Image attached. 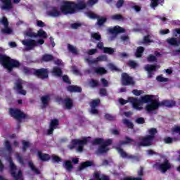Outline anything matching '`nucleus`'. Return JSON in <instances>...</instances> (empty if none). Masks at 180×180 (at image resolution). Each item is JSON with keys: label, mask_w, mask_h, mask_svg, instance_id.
I'll list each match as a JSON object with an SVG mask.
<instances>
[{"label": "nucleus", "mask_w": 180, "mask_h": 180, "mask_svg": "<svg viewBox=\"0 0 180 180\" xmlns=\"http://www.w3.org/2000/svg\"><path fill=\"white\" fill-rule=\"evenodd\" d=\"M127 102H130L132 104V107L134 109H136V110H141L143 109V103H148V102H150V103L148 104L145 108L148 113H154V112H155L160 106H162V105L167 108H172L176 105V103L174 101H165L160 103L158 96L153 95L142 96L141 100L132 97H129L128 101L123 98L119 99V103L121 105H126Z\"/></svg>", "instance_id": "obj_1"}, {"label": "nucleus", "mask_w": 180, "mask_h": 180, "mask_svg": "<svg viewBox=\"0 0 180 180\" xmlns=\"http://www.w3.org/2000/svg\"><path fill=\"white\" fill-rule=\"evenodd\" d=\"M95 4H98V0H89L86 4L82 0L77 4L70 1H63L60 3V9L64 15L75 13L77 9H84V8H91Z\"/></svg>", "instance_id": "obj_2"}, {"label": "nucleus", "mask_w": 180, "mask_h": 180, "mask_svg": "<svg viewBox=\"0 0 180 180\" xmlns=\"http://www.w3.org/2000/svg\"><path fill=\"white\" fill-rule=\"evenodd\" d=\"M4 51H5V50L2 48H0V53H4ZM0 63L3 65V67H4V68H6V70H8V72H11V71H12L13 68L19 67V65H20L19 61L11 59L6 55L0 54Z\"/></svg>", "instance_id": "obj_3"}, {"label": "nucleus", "mask_w": 180, "mask_h": 180, "mask_svg": "<svg viewBox=\"0 0 180 180\" xmlns=\"http://www.w3.org/2000/svg\"><path fill=\"white\" fill-rule=\"evenodd\" d=\"M93 146H100L97 150V154H104L109 151L108 146L112 144V139H108L106 141L103 139H96L92 141Z\"/></svg>", "instance_id": "obj_4"}, {"label": "nucleus", "mask_w": 180, "mask_h": 180, "mask_svg": "<svg viewBox=\"0 0 180 180\" xmlns=\"http://www.w3.org/2000/svg\"><path fill=\"white\" fill-rule=\"evenodd\" d=\"M22 71L25 74H27V75L34 74V75H37L42 79H44V78H47L49 77V72L46 69L35 70L25 67L23 68Z\"/></svg>", "instance_id": "obj_5"}, {"label": "nucleus", "mask_w": 180, "mask_h": 180, "mask_svg": "<svg viewBox=\"0 0 180 180\" xmlns=\"http://www.w3.org/2000/svg\"><path fill=\"white\" fill-rule=\"evenodd\" d=\"M148 136L140 139L139 146H142L143 147L151 146L153 140H154V137H155V134H157V129L151 128L148 130Z\"/></svg>", "instance_id": "obj_6"}, {"label": "nucleus", "mask_w": 180, "mask_h": 180, "mask_svg": "<svg viewBox=\"0 0 180 180\" xmlns=\"http://www.w3.org/2000/svg\"><path fill=\"white\" fill-rule=\"evenodd\" d=\"M90 137L83 138L82 140L75 139L72 141V145L69 146V148L72 150V148H77V151L79 153H82V150H84V146L85 144H88L89 143Z\"/></svg>", "instance_id": "obj_7"}, {"label": "nucleus", "mask_w": 180, "mask_h": 180, "mask_svg": "<svg viewBox=\"0 0 180 180\" xmlns=\"http://www.w3.org/2000/svg\"><path fill=\"white\" fill-rule=\"evenodd\" d=\"M7 161L10 162V172L11 174V176L14 178L15 180H23V175L22 174V170L16 168V166L12 162V158H7Z\"/></svg>", "instance_id": "obj_8"}, {"label": "nucleus", "mask_w": 180, "mask_h": 180, "mask_svg": "<svg viewBox=\"0 0 180 180\" xmlns=\"http://www.w3.org/2000/svg\"><path fill=\"white\" fill-rule=\"evenodd\" d=\"M22 44L25 47V50H33L34 47H37V46H41V44H44V39H41L37 41L34 39H25L22 41Z\"/></svg>", "instance_id": "obj_9"}, {"label": "nucleus", "mask_w": 180, "mask_h": 180, "mask_svg": "<svg viewBox=\"0 0 180 180\" xmlns=\"http://www.w3.org/2000/svg\"><path fill=\"white\" fill-rule=\"evenodd\" d=\"M153 168L159 169L162 174H165L168 169H171V163L167 159L158 160L153 165Z\"/></svg>", "instance_id": "obj_10"}, {"label": "nucleus", "mask_w": 180, "mask_h": 180, "mask_svg": "<svg viewBox=\"0 0 180 180\" xmlns=\"http://www.w3.org/2000/svg\"><path fill=\"white\" fill-rule=\"evenodd\" d=\"M46 14L51 18H58V16H61V11L58 10V7L49 6L46 11Z\"/></svg>", "instance_id": "obj_11"}, {"label": "nucleus", "mask_w": 180, "mask_h": 180, "mask_svg": "<svg viewBox=\"0 0 180 180\" xmlns=\"http://www.w3.org/2000/svg\"><path fill=\"white\" fill-rule=\"evenodd\" d=\"M117 150L119 153V154H120L121 157H122V158H128L129 160H133V161H140V157H137V156H133L126 152H124V150H123V149L120 148V147H117Z\"/></svg>", "instance_id": "obj_12"}, {"label": "nucleus", "mask_w": 180, "mask_h": 180, "mask_svg": "<svg viewBox=\"0 0 180 180\" xmlns=\"http://www.w3.org/2000/svg\"><path fill=\"white\" fill-rule=\"evenodd\" d=\"M11 116L17 119V120H20V119H25V113L22 112L20 110L11 108L9 110Z\"/></svg>", "instance_id": "obj_13"}, {"label": "nucleus", "mask_w": 180, "mask_h": 180, "mask_svg": "<svg viewBox=\"0 0 180 180\" xmlns=\"http://www.w3.org/2000/svg\"><path fill=\"white\" fill-rule=\"evenodd\" d=\"M0 23L4 26V28L1 30L3 34H12V30L8 27V19L3 17V19L0 20Z\"/></svg>", "instance_id": "obj_14"}, {"label": "nucleus", "mask_w": 180, "mask_h": 180, "mask_svg": "<svg viewBox=\"0 0 180 180\" xmlns=\"http://www.w3.org/2000/svg\"><path fill=\"white\" fill-rule=\"evenodd\" d=\"M108 32L112 34L113 37H111L110 40H113V38L116 37L118 33H124V29L117 25L112 28H108Z\"/></svg>", "instance_id": "obj_15"}, {"label": "nucleus", "mask_w": 180, "mask_h": 180, "mask_svg": "<svg viewBox=\"0 0 180 180\" xmlns=\"http://www.w3.org/2000/svg\"><path fill=\"white\" fill-rule=\"evenodd\" d=\"M160 68V65H146L145 66L146 71L148 72V78H151L154 75V72Z\"/></svg>", "instance_id": "obj_16"}, {"label": "nucleus", "mask_w": 180, "mask_h": 180, "mask_svg": "<svg viewBox=\"0 0 180 180\" xmlns=\"http://www.w3.org/2000/svg\"><path fill=\"white\" fill-rule=\"evenodd\" d=\"M122 85H134V81L127 73H122Z\"/></svg>", "instance_id": "obj_17"}, {"label": "nucleus", "mask_w": 180, "mask_h": 180, "mask_svg": "<svg viewBox=\"0 0 180 180\" xmlns=\"http://www.w3.org/2000/svg\"><path fill=\"white\" fill-rule=\"evenodd\" d=\"M106 60H108V56H101L96 59H92L91 58H86L85 61L88 63L89 65H91V64H96V63L98 61H106Z\"/></svg>", "instance_id": "obj_18"}, {"label": "nucleus", "mask_w": 180, "mask_h": 180, "mask_svg": "<svg viewBox=\"0 0 180 180\" xmlns=\"http://www.w3.org/2000/svg\"><path fill=\"white\" fill-rule=\"evenodd\" d=\"M99 103H101V100L99 99L94 100L90 103V106H91L90 113H91V115H98V110H96V108L99 105Z\"/></svg>", "instance_id": "obj_19"}, {"label": "nucleus", "mask_w": 180, "mask_h": 180, "mask_svg": "<svg viewBox=\"0 0 180 180\" xmlns=\"http://www.w3.org/2000/svg\"><path fill=\"white\" fill-rule=\"evenodd\" d=\"M97 48L100 49V50H103V53H105L106 54H113V53H115L114 49L103 47V43L102 42H99L97 44Z\"/></svg>", "instance_id": "obj_20"}, {"label": "nucleus", "mask_w": 180, "mask_h": 180, "mask_svg": "<svg viewBox=\"0 0 180 180\" xmlns=\"http://www.w3.org/2000/svg\"><path fill=\"white\" fill-rule=\"evenodd\" d=\"M1 9L3 11H9L13 8L11 0H1Z\"/></svg>", "instance_id": "obj_21"}, {"label": "nucleus", "mask_w": 180, "mask_h": 180, "mask_svg": "<svg viewBox=\"0 0 180 180\" xmlns=\"http://www.w3.org/2000/svg\"><path fill=\"white\" fill-rule=\"evenodd\" d=\"M22 84H23V81H22V79H18L15 84V89L18 94L26 95V91L22 89Z\"/></svg>", "instance_id": "obj_22"}, {"label": "nucleus", "mask_w": 180, "mask_h": 180, "mask_svg": "<svg viewBox=\"0 0 180 180\" xmlns=\"http://www.w3.org/2000/svg\"><path fill=\"white\" fill-rule=\"evenodd\" d=\"M58 126V120H52L50 123V127L49 129L48 130L47 134H53V131H54V129L57 128Z\"/></svg>", "instance_id": "obj_23"}, {"label": "nucleus", "mask_w": 180, "mask_h": 180, "mask_svg": "<svg viewBox=\"0 0 180 180\" xmlns=\"http://www.w3.org/2000/svg\"><path fill=\"white\" fill-rule=\"evenodd\" d=\"M52 75L54 77H60L63 75V71L58 67H54L51 70Z\"/></svg>", "instance_id": "obj_24"}, {"label": "nucleus", "mask_w": 180, "mask_h": 180, "mask_svg": "<svg viewBox=\"0 0 180 180\" xmlns=\"http://www.w3.org/2000/svg\"><path fill=\"white\" fill-rule=\"evenodd\" d=\"M67 90L69 92H81V91H82V89L77 86L70 85L67 87Z\"/></svg>", "instance_id": "obj_25"}, {"label": "nucleus", "mask_w": 180, "mask_h": 180, "mask_svg": "<svg viewBox=\"0 0 180 180\" xmlns=\"http://www.w3.org/2000/svg\"><path fill=\"white\" fill-rule=\"evenodd\" d=\"M37 156L41 161H49L50 160V155L47 154H43L41 151H38Z\"/></svg>", "instance_id": "obj_26"}, {"label": "nucleus", "mask_w": 180, "mask_h": 180, "mask_svg": "<svg viewBox=\"0 0 180 180\" xmlns=\"http://www.w3.org/2000/svg\"><path fill=\"white\" fill-rule=\"evenodd\" d=\"M150 8H153V9H155L157 6H158V4H162L164 2V0H150Z\"/></svg>", "instance_id": "obj_27"}, {"label": "nucleus", "mask_w": 180, "mask_h": 180, "mask_svg": "<svg viewBox=\"0 0 180 180\" xmlns=\"http://www.w3.org/2000/svg\"><path fill=\"white\" fill-rule=\"evenodd\" d=\"M94 162L91 161H86L83 162L81 166L79 167V171H82L84 168H86V167H91L93 165Z\"/></svg>", "instance_id": "obj_28"}, {"label": "nucleus", "mask_w": 180, "mask_h": 180, "mask_svg": "<svg viewBox=\"0 0 180 180\" xmlns=\"http://www.w3.org/2000/svg\"><path fill=\"white\" fill-rule=\"evenodd\" d=\"M64 168H65V169L67 171H72V163H71V161L70 160H67L65 162L64 165H63Z\"/></svg>", "instance_id": "obj_29"}, {"label": "nucleus", "mask_w": 180, "mask_h": 180, "mask_svg": "<svg viewBox=\"0 0 180 180\" xmlns=\"http://www.w3.org/2000/svg\"><path fill=\"white\" fill-rule=\"evenodd\" d=\"M94 70L96 74H99L100 75L106 74L107 72L104 68H94Z\"/></svg>", "instance_id": "obj_30"}, {"label": "nucleus", "mask_w": 180, "mask_h": 180, "mask_svg": "<svg viewBox=\"0 0 180 180\" xmlns=\"http://www.w3.org/2000/svg\"><path fill=\"white\" fill-rule=\"evenodd\" d=\"M172 134H173V136H180V127H174L172 129Z\"/></svg>", "instance_id": "obj_31"}, {"label": "nucleus", "mask_w": 180, "mask_h": 180, "mask_svg": "<svg viewBox=\"0 0 180 180\" xmlns=\"http://www.w3.org/2000/svg\"><path fill=\"white\" fill-rule=\"evenodd\" d=\"M122 123L129 129H133L134 127V124L131 122H130V120H127V119H124L122 120Z\"/></svg>", "instance_id": "obj_32"}, {"label": "nucleus", "mask_w": 180, "mask_h": 180, "mask_svg": "<svg viewBox=\"0 0 180 180\" xmlns=\"http://www.w3.org/2000/svg\"><path fill=\"white\" fill-rule=\"evenodd\" d=\"M41 100L44 105V108H46L47 103H49V101H50V96H44L41 98Z\"/></svg>", "instance_id": "obj_33"}, {"label": "nucleus", "mask_w": 180, "mask_h": 180, "mask_svg": "<svg viewBox=\"0 0 180 180\" xmlns=\"http://www.w3.org/2000/svg\"><path fill=\"white\" fill-rule=\"evenodd\" d=\"M64 103L68 109H71V108H72V100L66 98L64 101Z\"/></svg>", "instance_id": "obj_34"}, {"label": "nucleus", "mask_w": 180, "mask_h": 180, "mask_svg": "<svg viewBox=\"0 0 180 180\" xmlns=\"http://www.w3.org/2000/svg\"><path fill=\"white\" fill-rule=\"evenodd\" d=\"M143 51H144V48L143 46L139 47L135 53L136 57H137L138 58L141 57V55L143 54Z\"/></svg>", "instance_id": "obj_35"}, {"label": "nucleus", "mask_w": 180, "mask_h": 180, "mask_svg": "<svg viewBox=\"0 0 180 180\" xmlns=\"http://www.w3.org/2000/svg\"><path fill=\"white\" fill-rule=\"evenodd\" d=\"M4 147L6 150H7V151H8L9 153L12 152V146H11V142H9V141H5Z\"/></svg>", "instance_id": "obj_36"}, {"label": "nucleus", "mask_w": 180, "mask_h": 180, "mask_svg": "<svg viewBox=\"0 0 180 180\" xmlns=\"http://www.w3.org/2000/svg\"><path fill=\"white\" fill-rule=\"evenodd\" d=\"M28 165L35 174H40V171L34 167L32 161L28 162Z\"/></svg>", "instance_id": "obj_37"}, {"label": "nucleus", "mask_w": 180, "mask_h": 180, "mask_svg": "<svg viewBox=\"0 0 180 180\" xmlns=\"http://www.w3.org/2000/svg\"><path fill=\"white\" fill-rule=\"evenodd\" d=\"M37 35L42 39H47V33L43 30H39L37 32Z\"/></svg>", "instance_id": "obj_38"}, {"label": "nucleus", "mask_w": 180, "mask_h": 180, "mask_svg": "<svg viewBox=\"0 0 180 180\" xmlns=\"http://www.w3.org/2000/svg\"><path fill=\"white\" fill-rule=\"evenodd\" d=\"M86 15L90 19H96V18H98V15L92 11H88L87 13H86Z\"/></svg>", "instance_id": "obj_39"}, {"label": "nucleus", "mask_w": 180, "mask_h": 180, "mask_svg": "<svg viewBox=\"0 0 180 180\" xmlns=\"http://www.w3.org/2000/svg\"><path fill=\"white\" fill-rule=\"evenodd\" d=\"M68 49L69 51H70V53H72V54H77V49L74 46L68 44Z\"/></svg>", "instance_id": "obj_40"}, {"label": "nucleus", "mask_w": 180, "mask_h": 180, "mask_svg": "<svg viewBox=\"0 0 180 180\" xmlns=\"http://www.w3.org/2000/svg\"><path fill=\"white\" fill-rule=\"evenodd\" d=\"M51 60H53V56L51 55L46 54L42 57V61L49 62L51 61Z\"/></svg>", "instance_id": "obj_41"}, {"label": "nucleus", "mask_w": 180, "mask_h": 180, "mask_svg": "<svg viewBox=\"0 0 180 180\" xmlns=\"http://www.w3.org/2000/svg\"><path fill=\"white\" fill-rule=\"evenodd\" d=\"M176 140V139L175 138H171V137H166L164 139L165 143H166V144H171V143H174V141H175Z\"/></svg>", "instance_id": "obj_42"}, {"label": "nucleus", "mask_w": 180, "mask_h": 180, "mask_svg": "<svg viewBox=\"0 0 180 180\" xmlns=\"http://www.w3.org/2000/svg\"><path fill=\"white\" fill-rule=\"evenodd\" d=\"M112 20H123V17L120 14H116L111 16Z\"/></svg>", "instance_id": "obj_43"}, {"label": "nucleus", "mask_w": 180, "mask_h": 180, "mask_svg": "<svg viewBox=\"0 0 180 180\" xmlns=\"http://www.w3.org/2000/svg\"><path fill=\"white\" fill-rule=\"evenodd\" d=\"M125 140H126L125 141H122L120 143V146H123V144H129L130 143H134V140H133L127 136L125 138Z\"/></svg>", "instance_id": "obj_44"}, {"label": "nucleus", "mask_w": 180, "mask_h": 180, "mask_svg": "<svg viewBox=\"0 0 180 180\" xmlns=\"http://www.w3.org/2000/svg\"><path fill=\"white\" fill-rule=\"evenodd\" d=\"M150 39H151V35L148 34V36L144 37L143 38V43H153V40Z\"/></svg>", "instance_id": "obj_45"}, {"label": "nucleus", "mask_w": 180, "mask_h": 180, "mask_svg": "<svg viewBox=\"0 0 180 180\" xmlns=\"http://www.w3.org/2000/svg\"><path fill=\"white\" fill-rule=\"evenodd\" d=\"M157 81H159V82H167L168 78H165L162 77V75L158 76L156 78Z\"/></svg>", "instance_id": "obj_46"}, {"label": "nucleus", "mask_w": 180, "mask_h": 180, "mask_svg": "<svg viewBox=\"0 0 180 180\" xmlns=\"http://www.w3.org/2000/svg\"><path fill=\"white\" fill-rule=\"evenodd\" d=\"M105 22H106V18L101 17L98 19L97 24L98 25V26H102V25H103Z\"/></svg>", "instance_id": "obj_47"}, {"label": "nucleus", "mask_w": 180, "mask_h": 180, "mask_svg": "<svg viewBox=\"0 0 180 180\" xmlns=\"http://www.w3.org/2000/svg\"><path fill=\"white\" fill-rule=\"evenodd\" d=\"M16 158L18 162L21 164V165H25V162L23 161V159L22 158V156L19 155L18 153L16 154Z\"/></svg>", "instance_id": "obj_48"}, {"label": "nucleus", "mask_w": 180, "mask_h": 180, "mask_svg": "<svg viewBox=\"0 0 180 180\" xmlns=\"http://www.w3.org/2000/svg\"><path fill=\"white\" fill-rule=\"evenodd\" d=\"M129 65L131 68H136V67H139V64H137V63H136L135 61H133V60H130L129 62Z\"/></svg>", "instance_id": "obj_49"}, {"label": "nucleus", "mask_w": 180, "mask_h": 180, "mask_svg": "<svg viewBox=\"0 0 180 180\" xmlns=\"http://www.w3.org/2000/svg\"><path fill=\"white\" fill-rule=\"evenodd\" d=\"M148 61L149 63H154V61H157V57L150 55L149 57L148 58Z\"/></svg>", "instance_id": "obj_50"}, {"label": "nucleus", "mask_w": 180, "mask_h": 180, "mask_svg": "<svg viewBox=\"0 0 180 180\" xmlns=\"http://www.w3.org/2000/svg\"><path fill=\"white\" fill-rule=\"evenodd\" d=\"M108 68H110V70H111V71H119V69H117V67H116L112 63L108 64Z\"/></svg>", "instance_id": "obj_51"}, {"label": "nucleus", "mask_w": 180, "mask_h": 180, "mask_svg": "<svg viewBox=\"0 0 180 180\" xmlns=\"http://www.w3.org/2000/svg\"><path fill=\"white\" fill-rule=\"evenodd\" d=\"M22 150L23 151H26V148H27V147H29L30 146V143H29L28 141H22Z\"/></svg>", "instance_id": "obj_52"}, {"label": "nucleus", "mask_w": 180, "mask_h": 180, "mask_svg": "<svg viewBox=\"0 0 180 180\" xmlns=\"http://www.w3.org/2000/svg\"><path fill=\"white\" fill-rule=\"evenodd\" d=\"M89 85H90V86H98L99 85V82H98V81H96V80L92 79L89 82Z\"/></svg>", "instance_id": "obj_53"}, {"label": "nucleus", "mask_w": 180, "mask_h": 180, "mask_svg": "<svg viewBox=\"0 0 180 180\" xmlns=\"http://www.w3.org/2000/svg\"><path fill=\"white\" fill-rule=\"evenodd\" d=\"M91 37L94 39V40H99L101 39V34L98 33H93L91 34Z\"/></svg>", "instance_id": "obj_54"}, {"label": "nucleus", "mask_w": 180, "mask_h": 180, "mask_svg": "<svg viewBox=\"0 0 180 180\" xmlns=\"http://www.w3.org/2000/svg\"><path fill=\"white\" fill-rule=\"evenodd\" d=\"M25 35L27 36L28 37H34V33H33L32 30H28L25 32Z\"/></svg>", "instance_id": "obj_55"}, {"label": "nucleus", "mask_w": 180, "mask_h": 180, "mask_svg": "<svg viewBox=\"0 0 180 180\" xmlns=\"http://www.w3.org/2000/svg\"><path fill=\"white\" fill-rule=\"evenodd\" d=\"M37 26H38V27H44L46 24H44V22L41 20H37Z\"/></svg>", "instance_id": "obj_56"}, {"label": "nucleus", "mask_w": 180, "mask_h": 180, "mask_svg": "<svg viewBox=\"0 0 180 180\" xmlns=\"http://www.w3.org/2000/svg\"><path fill=\"white\" fill-rule=\"evenodd\" d=\"M101 84L103 86H105V87L109 86V82H108V80L105 79H101Z\"/></svg>", "instance_id": "obj_57"}, {"label": "nucleus", "mask_w": 180, "mask_h": 180, "mask_svg": "<svg viewBox=\"0 0 180 180\" xmlns=\"http://www.w3.org/2000/svg\"><path fill=\"white\" fill-rule=\"evenodd\" d=\"M63 81L64 82H66V84H71V81L70 80V78L67 75H64L63 77Z\"/></svg>", "instance_id": "obj_58"}, {"label": "nucleus", "mask_w": 180, "mask_h": 180, "mask_svg": "<svg viewBox=\"0 0 180 180\" xmlns=\"http://www.w3.org/2000/svg\"><path fill=\"white\" fill-rule=\"evenodd\" d=\"M52 160L53 162H60L61 161V158H60L58 156L53 155Z\"/></svg>", "instance_id": "obj_59"}, {"label": "nucleus", "mask_w": 180, "mask_h": 180, "mask_svg": "<svg viewBox=\"0 0 180 180\" xmlns=\"http://www.w3.org/2000/svg\"><path fill=\"white\" fill-rule=\"evenodd\" d=\"M100 95L101 96H106V95H108V92L106 91L105 89H100Z\"/></svg>", "instance_id": "obj_60"}, {"label": "nucleus", "mask_w": 180, "mask_h": 180, "mask_svg": "<svg viewBox=\"0 0 180 180\" xmlns=\"http://www.w3.org/2000/svg\"><path fill=\"white\" fill-rule=\"evenodd\" d=\"M105 117L107 120H115V117L110 114H106Z\"/></svg>", "instance_id": "obj_61"}, {"label": "nucleus", "mask_w": 180, "mask_h": 180, "mask_svg": "<svg viewBox=\"0 0 180 180\" xmlns=\"http://www.w3.org/2000/svg\"><path fill=\"white\" fill-rule=\"evenodd\" d=\"M72 29H78V27H81V24L80 23H74L71 25Z\"/></svg>", "instance_id": "obj_62"}, {"label": "nucleus", "mask_w": 180, "mask_h": 180, "mask_svg": "<svg viewBox=\"0 0 180 180\" xmlns=\"http://www.w3.org/2000/svg\"><path fill=\"white\" fill-rule=\"evenodd\" d=\"M136 122L139 124H143V123H144V118H143V117L137 118V119L136 120Z\"/></svg>", "instance_id": "obj_63"}, {"label": "nucleus", "mask_w": 180, "mask_h": 180, "mask_svg": "<svg viewBox=\"0 0 180 180\" xmlns=\"http://www.w3.org/2000/svg\"><path fill=\"white\" fill-rule=\"evenodd\" d=\"M172 54L173 56H178L179 57H180V49H177L176 51H173Z\"/></svg>", "instance_id": "obj_64"}]
</instances>
